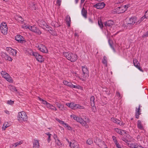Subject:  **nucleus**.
<instances>
[{"label": "nucleus", "instance_id": "26", "mask_svg": "<svg viewBox=\"0 0 148 148\" xmlns=\"http://www.w3.org/2000/svg\"><path fill=\"white\" fill-rule=\"evenodd\" d=\"M63 83L64 85L67 86L71 88V86H72V84L71 82H68L64 80L63 81Z\"/></svg>", "mask_w": 148, "mask_h": 148}, {"label": "nucleus", "instance_id": "20", "mask_svg": "<svg viewBox=\"0 0 148 148\" xmlns=\"http://www.w3.org/2000/svg\"><path fill=\"white\" fill-rule=\"evenodd\" d=\"M72 148H80L79 144L75 140H72Z\"/></svg>", "mask_w": 148, "mask_h": 148}, {"label": "nucleus", "instance_id": "23", "mask_svg": "<svg viewBox=\"0 0 148 148\" xmlns=\"http://www.w3.org/2000/svg\"><path fill=\"white\" fill-rule=\"evenodd\" d=\"M102 63L105 65L107 66V57L104 56L103 57L102 60Z\"/></svg>", "mask_w": 148, "mask_h": 148}, {"label": "nucleus", "instance_id": "59", "mask_svg": "<svg viewBox=\"0 0 148 148\" xmlns=\"http://www.w3.org/2000/svg\"><path fill=\"white\" fill-rule=\"evenodd\" d=\"M122 140L126 143H127V142H128V140L126 138H123L122 139Z\"/></svg>", "mask_w": 148, "mask_h": 148}, {"label": "nucleus", "instance_id": "17", "mask_svg": "<svg viewBox=\"0 0 148 148\" xmlns=\"http://www.w3.org/2000/svg\"><path fill=\"white\" fill-rule=\"evenodd\" d=\"M114 22L111 20H108L106 21L104 23L105 26L106 27H110L114 24Z\"/></svg>", "mask_w": 148, "mask_h": 148}, {"label": "nucleus", "instance_id": "64", "mask_svg": "<svg viewBox=\"0 0 148 148\" xmlns=\"http://www.w3.org/2000/svg\"><path fill=\"white\" fill-rule=\"evenodd\" d=\"M4 111L5 113H6V114H10V112L7 110H5Z\"/></svg>", "mask_w": 148, "mask_h": 148}, {"label": "nucleus", "instance_id": "13", "mask_svg": "<svg viewBox=\"0 0 148 148\" xmlns=\"http://www.w3.org/2000/svg\"><path fill=\"white\" fill-rule=\"evenodd\" d=\"M105 5L103 2H100L97 3L94 5V7L97 9H102L103 8Z\"/></svg>", "mask_w": 148, "mask_h": 148}, {"label": "nucleus", "instance_id": "15", "mask_svg": "<svg viewBox=\"0 0 148 148\" xmlns=\"http://www.w3.org/2000/svg\"><path fill=\"white\" fill-rule=\"evenodd\" d=\"M141 111L140 109V105H139L138 108H136V115L135 117L136 119H139V115L141 114L140 112Z\"/></svg>", "mask_w": 148, "mask_h": 148}, {"label": "nucleus", "instance_id": "44", "mask_svg": "<svg viewBox=\"0 0 148 148\" xmlns=\"http://www.w3.org/2000/svg\"><path fill=\"white\" fill-rule=\"evenodd\" d=\"M116 96L119 97V99H120L122 97V96L120 95V93L118 91H116Z\"/></svg>", "mask_w": 148, "mask_h": 148}, {"label": "nucleus", "instance_id": "63", "mask_svg": "<svg viewBox=\"0 0 148 148\" xmlns=\"http://www.w3.org/2000/svg\"><path fill=\"white\" fill-rule=\"evenodd\" d=\"M112 42V41L111 40H110V39H109L108 40V42H109L110 45V46L111 47H112V45L111 44Z\"/></svg>", "mask_w": 148, "mask_h": 148}, {"label": "nucleus", "instance_id": "40", "mask_svg": "<svg viewBox=\"0 0 148 148\" xmlns=\"http://www.w3.org/2000/svg\"><path fill=\"white\" fill-rule=\"evenodd\" d=\"M63 126L66 127L67 129L69 130H72L71 127L66 123H65Z\"/></svg>", "mask_w": 148, "mask_h": 148}, {"label": "nucleus", "instance_id": "52", "mask_svg": "<svg viewBox=\"0 0 148 148\" xmlns=\"http://www.w3.org/2000/svg\"><path fill=\"white\" fill-rule=\"evenodd\" d=\"M17 18L18 19V20L22 22L23 21L22 17L21 16H17Z\"/></svg>", "mask_w": 148, "mask_h": 148}, {"label": "nucleus", "instance_id": "22", "mask_svg": "<svg viewBox=\"0 0 148 148\" xmlns=\"http://www.w3.org/2000/svg\"><path fill=\"white\" fill-rule=\"evenodd\" d=\"M36 4L34 2L31 3L29 6L30 7L32 10H35L37 8Z\"/></svg>", "mask_w": 148, "mask_h": 148}, {"label": "nucleus", "instance_id": "54", "mask_svg": "<svg viewBox=\"0 0 148 148\" xmlns=\"http://www.w3.org/2000/svg\"><path fill=\"white\" fill-rule=\"evenodd\" d=\"M5 60H7L9 61H11L12 60V58L11 57L9 56H8V57H7V58H6Z\"/></svg>", "mask_w": 148, "mask_h": 148}, {"label": "nucleus", "instance_id": "56", "mask_svg": "<svg viewBox=\"0 0 148 148\" xmlns=\"http://www.w3.org/2000/svg\"><path fill=\"white\" fill-rule=\"evenodd\" d=\"M9 75L8 73H6V74L5 73V74L3 76V77L6 79Z\"/></svg>", "mask_w": 148, "mask_h": 148}, {"label": "nucleus", "instance_id": "4", "mask_svg": "<svg viewBox=\"0 0 148 148\" xmlns=\"http://www.w3.org/2000/svg\"><path fill=\"white\" fill-rule=\"evenodd\" d=\"M82 73L81 74V77L83 79H85L89 76V71L88 69L85 66H82Z\"/></svg>", "mask_w": 148, "mask_h": 148}, {"label": "nucleus", "instance_id": "37", "mask_svg": "<svg viewBox=\"0 0 148 148\" xmlns=\"http://www.w3.org/2000/svg\"><path fill=\"white\" fill-rule=\"evenodd\" d=\"M115 130L117 132L120 134H122V131H123V130H120L117 128H115Z\"/></svg>", "mask_w": 148, "mask_h": 148}, {"label": "nucleus", "instance_id": "42", "mask_svg": "<svg viewBox=\"0 0 148 148\" xmlns=\"http://www.w3.org/2000/svg\"><path fill=\"white\" fill-rule=\"evenodd\" d=\"M145 18V17L144 16L142 17L141 18H140V19L138 21H137V23L138 24H139L141 22V21H142Z\"/></svg>", "mask_w": 148, "mask_h": 148}, {"label": "nucleus", "instance_id": "53", "mask_svg": "<svg viewBox=\"0 0 148 148\" xmlns=\"http://www.w3.org/2000/svg\"><path fill=\"white\" fill-rule=\"evenodd\" d=\"M147 36H148V31L146 32L145 34H144L142 36V37L144 38Z\"/></svg>", "mask_w": 148, "mask_h": 148}, {"label": "nucleus", "instance_id": "27", "mask_svg": "<svg viewBox=\"0 0 148 148\" xmlns=\"http://www.w3.org/2000/svg\"><path fill=\"white\" fill-rule=\"evenodd\" d=\"M6 80L10 83H13V80L12 79V77H10L9 75L7 77V78L5 79Z\"/></svg>", "mask_w": 148, "mask_h": 148}, {"label": "nucleus", "instance_id": "14", "mask_svg": "<svg viewBox=\"0 0 148 148\" xmlns=\"http://www.w3.org/2000/svg\"><path fill=\"white\" fill-rule=\"evenodd\" d=\"M137 18L136 17H132L129 19V23H128V24H131V25H134L135 23L136 24H138L137 23Z\"/></svg>", "mask_w": 148, "mask_h": 148}, {"label": "nucleus", "instance_id": "61", "mask_svg": "<svg viewBox=\"0 0 148 148\" xmlns=\"http://www.w3.org/2000/svg\"><path fill=\"white\" fill-rule=\"evenodd\" d=\"M53 138H54L55 139V141L57 139H58L57 138V136L56 134H54L53 135Z\"/></svg>", "mask_w": 148, "mask_h": 148}, {"label": "nucleus", "instance_id": "43", "mask_svg": "<svg viewBox=\"0 0 148 148\" xmlns=\"http://www.w3.org/2000/svg\"><path fill=\"white\" fill-rule=\"evenodd\" d=\"M98 23L99 26L101 28H102L103 27V24L102 22L101 21H98Z\"/></svg>", "mask_w": 148, "mask_h": 148}, {"label": "nucleus", "instance_id": "49", "mask_svg": "<svg viewBox=\"0 0 148 148\" xmlns=\"http://www.w3.org/2000/svg\"><path fill=\"white\" fill-rule=\"evenodd\" d=\"M46 105L47 107L48 108H49L50 109V108L51 107V106H53V105H51L50 103H47V104Z\"/></svg>", "mask_w": 148, "mask_h": 148}, {"label": "nucleus", "instance_id": "47", "mask_svg": "<svg viewBox=\"0 0 148 148\" xmlns=\"http://www.w3.org/2000/svg\"><path fill=\"white\" fill-rule=\"evenodd\" d=\"M14 103V101L11 100H8L7 102V103L10 105H12Z\"/></svg>", "mask_w": 148, "mask_h": 148}, {"label": "nucleus", "instance_id": "30", "mask_svg": "<svg viewBox=\"0 0 148 148\" xmlns=\"http://www.w3.org/2000/svg\"><path fill=\"white\" fill-rule=\"evenodd\" d=\"M51 25L55 27H58L60 25L56 22H53L51 23Z\"/></svg>", "mask_w": 148, "mask_h": 148}, {"label": "nucleus", "instance_id": "28", "mask_svg": "<svg viewBox=\"0 0 148 148\" xmlns=\"http://www.w3.org/2000/svg\"><path fill=\"white\" fill-rule=\"evenodd\" d=\"M8 123L7 122H5L3 124V127H2V129L3 130H5L7 127L9 126Z\"/></svg>", "mask_w": 148, "mask_h": 148}, {"label": "nucleus", "instance_id": "25", "mask_svg": "<svg viewBox=\"0 0 148 148\" xmlns=\"http://www.w3.org/2000/svg\"><path fill=\"white\" fill-rule=\"evenodd\" d=\"M111 121L113 122L116 123L117 124H119L120 123V121L116 119H115L114 117L111 118Z\"/></svg>", "mask_w": 148, "mask_h": 148}, {"label": "nucleus", "instance_id": "58", "mask_svg": "<svg viewBox=\"0 0 148 148\" xmlns=\"http://www.w3.org/2000/svg\"><path fill=\"white\" fill-rule=\"evenodd\" d=\"M135 148H145L143 147L142 146L140 145H138V144H137L136 145V147Z\"/></svg>", "mask_w": 148, "mask_h": 148}, {"label": "nucleus", "instance_id": "31", "mask_svg": "<svg viewBox=\"0 0 148 148\" xmlns=\"http://www.w3.org/2000/svg\"><path fill=\"white\" fill-rule=\"evenodd\" d=\"M71 118H73V119L74 120H76L77 122H78V119H79V117H78L76 115H75L73 114L71 115Z\"/></svg>", "mask_w": 148, "mask_h": 148}, {"label": "nucleus", "instance_id": "39", "mask_svg": "<svg viewBox=\"0 0 148 148\" xmlns=\"http://www.w3.org/2000/svg\"><path fill=\"white\" fill-rule=\"evenodd\" d=\"M10 90L13 91H17V90L16 89V87L13 86H11L10 87Z\"/></svg>", "mask_w": 148, "mask_h": 148}, {"label": "nucleus", "instance_id": "6", "mask_svg": "<svg viewBox=\"0 0 148 148\" xmlns=\"http://www.w3.org/2000/svg\"><path fill=\"white\" fill-rule=\"evenodd\" d=\"M126 6H122L116 8L114 10V11L116 13L120 14L123 13L126 11Z\"/></svg>", "mask_w": 148, "mask_h": 148}, {"label": "nucleus", "instance_id": "50", "mask_svg": "<svg viewBox=\"0 0 148 148\" xmlns=\"http://www.w3.org/2000/svg\"><path fill=\"white\" fill-rule=\"evenodd\" d=\"M62 0H57L56 3L57 5L59 6H60Z\"/></svg>", "mask_w": 148, "mask_h": 148}, {"label": "nucleus", "instance_id": "1", "mask_svg": "<svg viewBox=\"0 0 148 148\" xmlns=\"http://www.w3.org/2000/svg\"><path fill=\"white\" fill-rule=\"evenodd\" d=\"M64 56L66 57L67 59L71 62L75 61L77 59V56L76 55L71 53L64 52L63 53Z\"/></svg>", "mask_w": 148, "mask_h": 148}, {"label": "nucleus", "instance_id": "33", "mask_svg": "<svg viewBox=\"0 0 148 148\" xmlns=\"http://www.w3.org/2000/svg\"><path fill=\"white\" fill-rule=\"evenodd\" d=\"M87 121H84L81 125L85 127L86 128H89V125L88 124L86 123Z\"/></svg>", "mask_w": 148, "mask_h": 148}, {"label": "nucleus", "instance_id": "60", "mask_svg": "<svg viewBox=\"0 0 148 148\" xmlns=\"http://www.w3.org/2000/svg\"><path fill=\"white\" fill-rule=\"evenodd\" d=\"M51 135H50L49 136H48V137L47 138V140L48 142V143H49V142L51 140Z\"/></svg>", "mask_w": 148, "mask_h": 148}, {"label": "nucleus", "instance_id": "29", "mask_svg": "<svg viewBox=\"0 0 148 148\" xmlns=\"http://www.w3.org/2000/svg\"><path fill=\"white\" fill-rule=\"evenodd\" d=\"M137 144V143H132L130 144L128 143V146L132 148H135L136 147V146Z\"/></svg>", "mask_w": 148, "mask_h": 148}, {"label": "nucleus", "instance_id": "36", "mask_svg": "<svg viewBox=\"0 0 148 148\" xmlns=\"http://www.w3.org/2000/svg\"><path fill=\"white\" fill-rule=\"evenodd\" d=\"M56 144L59 146L61 147L62 145V144L58 139H57V140L55 141Z\"/></svg>", "mask_w": 148, "mask_h": 148}, {"label": "nucleus", "instance_id": "32", "mask_svg": "<svg viewBox=\"0 0 148 148\" xmlns=\"http://www.w3.org/2000/svg\"><path fill=\"white\" fill-rule=\"evenodd\" d=\"M76 104L74 103H71L69 104V107H71L72 109H75V106Z\"/></svg>", "mask_w": 148, "mask_h": 148}, {"label": "nucleus", "instance_id": "9", "mask_svg": "<svg viewBox=\"0 0 148 148\" xmlns=\"http://www.w3.org/2000/svg\"><path fill=\"white\" fill-rule=\"evenodd\" d=\"M29 28L32 32L38 34H41V31L38 28L34 26H30Z\"/></svg>", "mask_w": 148, "mask_h": 148}, {"label": "nucleus", "instance_id": "41", "mask_svg": "<svg viewBox=\"0 0 148 148\" xmlns=\"http://www.w3.org/2000/svg\"><path fill=\"white\" fill-rule=\"evenodd\" d=\"M92 140L90 138L88 139L86 141V143L88 145H91L92 143Z\"/></svg>", "mask_w": 148, "mask_h": 148}, {"label": "nucleus", "instance_id": "11", "mask_svg": "<svg viewBox=\"0 0 148 148\" xmlns=\"http://www.w3.org/2000/svg\"><path fill=\"white\" fill-rule=\"evenodd\" d=\"M37 47L41 52L43 53H46L47 52V50L45 45L42 44L38 45Z\"/></svg>", "mask_w": 148, "mask_h": 148}, {"label": "nucleus", "instance_id": "12", "mask_svg": "<svg viewBox=\"0 0 148 148\" xmlns=\"http://www.w3.org/2000/svg\"><path fill=\"white\" fill-rule=\"evenodd\" d=\"M6 50L8 53L11 55L16 56L17 53L16 50L12 49L11 47L6 48Z\"/></svg>", "mask_w": 148, "mask_h": 148}, {"label": "nucleus", "instance_id": "45", "mask_svg": "<svg viewBox=\"0 0 148 148\" xmlns=\"http://www.w3.org/2000/svg\"><path fill=\"white\" fill-rule=\"evenodd\" d=\"M56 120L58 122L60 123V124H62L63 125L65 124V123L64 122V121H62L60 120V119H56Z\"/></svg>", "mask_w": 148, "mask_h": 148}, {"label": "nucleus", "instance_id": "7", "mask_svg": "<svg viewBox=\"0 0 148 148\" xmlns=\"http://www.w3.org/2000/svg\"><path fill=\"white\" fill-rule=\"evenodd\" d=\"M15 40L18 42L20 43H23L26 42L25 38L21 35H17L15 37Z\"/></svg>", "mask_w": 148, "mask_h": 148}, {"label": "nucleus", "instance_id": "5", "mask_svg": "<svg viewBox=\"0 0 148 148\" xmlns=\"http://www.w3.org/2000/svg\"><path fill=\"white\" fill-rule=\"evenodd\" d=\"M0 29L1 32L4 35H5L7 33L8 28L5 23H2L0 26Z\"/></svg>", "mask_w": 148, "mask_h": 148}, {"label": "nucleus", "instance_id": "38", "mask_svg": "<svg viewBox=\"0 0 148 148\" xmlns=\"http://www.w3.org/2000/svg\"><path fill=\"white\" fill-rule=\"evenodd\" d=\"M23 143V141H20L16 143H14L13 146H14V147H16L17 146Z\"/></svg>", "mask_w": 148, "mask_h": 148}, {"label": "nucleus", "instance_id": "16", "mask_svg": "<svg viewBox=\"0 0 148 148\" xmlns=\"http://www.w3.org/2000/svg\"><path fill=\"white\" fill-rule=\"evenodd\" d=\"M39 141L36 140H34L33 143V147L34 148H39Z\"/></svg>", "mask_w": 148, "mask_h": 148}, {"label": "nucleus", "instance_id": "62", "mask_svg": "<svg viewBox=\"0 0 148 148\" xmlns=\"http://www.w3.org/2000/svg\"><path fill=\"white\" fill-rule=\"evenodd\" d=\"M43 23H43V24L44 25V26H45V27H46L47 28L49 27L48 26V25H47L46 24V23L45 22L43 21Z\"/></svg>", "mask_w": 148, "mask_h": 148}, {"label": "nucleus", "instance_id": "57", "mask_svg": "<svg viewBox=\"0 0 148 148\" xmlns=\"http://www.w3.org/2000/svg\"><path fill=\"white\" fill-rule=\"evenodd\" d=\"M72 86H71V88H79V86H76L75 85H73V84H72Z\"/></svg>", "mask_w": 148, "mask_h": 148}, {"label": "nucleus", "instance_id": "34", "mask_svg": "<svg viewBox=\"0 0 148 148\" xmlns=\"http://www.w3.org/2000/svg\"><path fill=\"white\" fill-rule=\"evenodd\" d=\"M8 56L7 54L3 52L1 53V56L3 58H4L6 59L8 57Z\"/></svg>", "mask_w": 148, "mask_h": 148}, {"label": "nucleus", "instance_id": "24", "mask_svg": "<svg viewBox=\"0 0 148 148\" xmlns=\"http://www.w3.org/2000/svg\"><path fill=\"white\" fill-rule=\"evenodd\" d=\"M66 21L69 27L70 26L71 22V18L69 16L67 15L66 16Z\"/></svg>", "mask_w": 148, "mask_h": 148}, {"label": "nucleus", "instance_id": "3", "mask_svg": "<svg viewBox=\"0 0 148 148\" xmlns=\"http://www.w3.org/2000/svg\"><path fill=\"white\" fill-rule=\"evenodd\" d=\"M18 118L19 121H27V117L25 112L22 111L18 113Z\"/></svg>", "mask_w": 148, "mask_h": 148}, {"label": "nucleus", "instance_id": "10", "mask_svg": "<svg viewBox=\"0 0 148 148\" xmlns=\"http://www.w3.org/2000/svg\"><path fill=\"white\" fill-rule=\"evenodd\" d=\"M133 61L134 65L140 71L143 72V71L141 67H140L139 62L138 61V60L134 58V59H133Z\"/></svg>", "mask_w": 148, "mask_h": 148}, {"label": "nucleus", "instance_id": "8", "mask_svg": "<svg viewBox=\"0 0 148 148\" xmlns=\"http://www.w3.org/2000/svg\"><path fill=\"white\" fill-rule=\"evenodd\" d=\"M95 97L93 96H92L90 98V105L92 107V111L94 112L96 110V107L95 106Z\"/></svg>", "mask_w": 148, "mask_h": 148}, {"label": "nucleus", "instance_id": "2", "mask_svg": "<svg viewBox=\"0 0 148 148\" xmlns=\"http://www.w3.org/2000/svg\"><path fill=\"white\" fill-rule=\"evenodd\" d=\"M28 52L30 55H32L34 56L36 60L39 62H42L44 61V60L42 57L38 53L35 52H33L31 50H30Z\"/></svg>", "mask_w": 148, "mask_h": 148}, {"label": "nucleus", "instance_id": "35", "mask_svg": "<svg viewBox=\"0 0 148 148\" xmlns=\"http://www.w3.org/2000/svg\"><path fill=\"white\" fill-rule=\"evenodd\" d=\"M75 106H76L75 107V109H77V108H79L80 109H84V107L83 106H81L79 104H76V105H75Z\"/></svg>", "mask_w": 148, "mask_h": 148}, {"label": "nucleus", "instance_id": "55", "mask_svg": "<svg viewBox=\"0 0 148 148\" xmlns=\"http://www.w3.org/2000/svg\"><path fill=\"white\" fill-rule=\"evenodd\" d=\"M6 73H7L4 71H2L1 72V75L2 77L4 75H5Z\"/></svg>", "mask_w": 148, "mask_h": 148}, {"label": "nucleus", "instance_id": "46", "mask_svg": "<svg viewBox=\"0 0 148 148\" xmlns=\"http://www.w3.org/2000/svg\"><path fill=\"white\" fill-rule=\"evenodd\" d=\"M84 121L83 119L81 117H79L78 122H79L81 124Z\"/></svg>", "mask_w": 148, "mask_h": 148}, {"label": "nucleus", "instance_id": "21", "mask_svg": "<svg viewBox=\"0 0 148 148\" xmlns=\"http://www.w3.org/2000/svg\"><path fill=\"white\" fill-rule=\"evenodd\" d=\"M87 10L83 8L82 10V14L83 16H84L85 18H87Z\"/></svg>", "mask_w": 148, "mask_h": 148}, {"label": "nucleus", "instance_id": "19", "mask_svg": "<svg viewBox=\"0 0 148 148\" xmlns=\"http://www.w3.org/2000/svg\"><path fill=\"white\" fill-rule=\"evenodd\" d=\"M55 104L59 108L60 110H62L64 108V105L61 104V103L58 101H56L55 102Z\"/></svg>", "mask_w": 148, "mask_h": 148}, {"label": "nucleus", "instance_id": "51", "mask_svg": "<svg viewBox=\"0 0 148 148\" xmlns=\"http://www.w3.org/2000/svg\"><path fill=\"white\" fill-rule=\"evenodd\" d=\"M144 16L146 18H148V10L145 12Z\"/></svg>", "mask_w": 148, "mask_h": 148}, {"label": "nucleus", "instance_id": "48", "mask_svg": "<svg viewBox=\"0 0 148 148\" xmlns=\"http://www.w3.org/2000/svg\"><path fill=\"white\" fill-rule=\"evenodd\" d=\"M50 109L51 110H53V111H56L57 110V109L56 108V107H55L53 106H53H51V108H50Z\"/></svg>", "mask_w": 148, "mask_h": 148}, {"label": "nucleus", "instance_id": "18", "mask_svg": "<svg viewBox=\"0 0 148 148\" xmlns=\"http://www.w3.org/2000/svg\"><path fill=\"white\" fill-rule=\"evenodd\" d=\"M137 126L138 128L139 129L141 130H144L143 127L140 120H138V121Z\"/></svg>", "mask_w": 148, "mask_h": 148}]
</instances>
